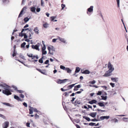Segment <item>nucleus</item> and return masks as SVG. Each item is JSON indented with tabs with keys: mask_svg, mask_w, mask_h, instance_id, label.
<instances>
[{
	"mask_svg": "<svg viewBox=\"0 0 128 128\" xmlns=\"http://www.w3.org/2000/svg\"><path fill=\"white\" fill-rule=\"evenodd\" d=\"M48 26L49 24L46 23H44L43 24V26L44 27L46 28L48 27Z\"/></svg>",
	"mask_w": 128,
	"mask_h": 128,
	"instance_id": "obj_19",
	"label": "nucleus"
},
{
	"mask_svg": "<svg viewBox=\"0 0 128 128\" xmlns=\"http://www.w3.org/2000/svg\"><path fill=\"white\" fill-rule=\"evenodd\" d=\"M14 99L18 101H21V100L19 97L15 95H14Z\"/></svg>",
	"mask_w": 128,
	"mask_h": 128,
	"instance_id": "obj_16",
	"label": "nucleus"
},
{
	"mask_svg": "<svg viewBox=\"0 0 128 128\" xmlns=\"http://www.w3.org/2000/svg\"><path fill=\"white\" fill-rule=\"evenodd\" d=\"M90 73L89 71L88 70H86L82 72V74H89Z\"/></svg>",
	"mask_w": 128,
	"mask_h": 128,
	"instance_id": "obj_17",
	"label": "nucleus"
},
{
	"mask_svg": "<svg viewBox=\"0 0 128 128\" xmlns=\"http://www.w3.org/2000/svg\"><path fill=\"white\" fill-rule=\"evenodd\" d=\"M9 124V122H4L3 126V128H7Z\"/></svg>",
	"mask_w": 128,
	"mask_h": 128,
	"instance_id": "obj_4",
	"label": "nucleus"
},
{
	"mask_svg": "<svg viewBox=\"0 0 128 128\" xmlns=\"http://www.w3.org/2000/svg\"><path fill=\"white\" fill-rule=\"evenodd\" d=\"M83 118L85 119L86 120L88 121H90V119L88 117H86L85 116H84Z\"/></svg>",
	"mask_w": 128,
	"mask_h": 128,
	"instance_id": "obj_26",
	"label": "nucleus"
},
{
	"mask_svg": "<svg viewBox=\"0 0 128 128\" xmlns=\"http://www.w3.org/2000/svg\"><path fill=\"white\" fill-rule=\"evenodd\" d=\"M117 4L118 7L119 8L120 7V0H116Z\"/></svg>",
	"mask_w": 128,
	"mask_h": 128,
	"instance_id": "obj_34",
	"label": "nucleus"
},
{
	"mask_svg": "<svg viewBox=\"0 0 128 128\" xmlns=\"http://www.w3.org/2000/svg\"><path fill=\"white\" fill-rule=\"evenodd\" d=\"M2 104L4 105H6V106H8L12 107H13V105L10 104L9 103H6V102H2Z\"/></svg>",
	"mask_w": 128,
	"mask_h": 128,
	"instance_id": "obj_15",
	"label": "nucleus"
},
{
	"mask_svg": "<svg viewBox=\"0 0 128 128\" xmlns=\"http://www.w3.org/2000/svg\"><path fill=\"white\" fill-rule=\"evenodd\" d=\"M101 87L103 88H104L105 89V90H107V87L106 86H101Z\"/></svg>",
	"mask_w": 128,
	"mask_h": 128,
	"instance_id": "obj_47",
	"label": "nucleus"
},
{
	"mask_svg": "<svg viewBox=\"0 0 128 128\" xmlns=\"http://www.w3.org/2000/svg\"><path fill=\"white\" fill-rule=\"evenodd\" d=\"M65 70L67 71L68 73H70L71 72V70L69 68H66Z\"/></svg>",
	"mask_w": 128,
	"mask_h": 128,
	"instance_id": "obj_23",
	"label": "nucleus"
},
{
	"mask_svg": "<svg viewBox=\"0 0 128 128\" xmlns=\"http://www.w3.org/2000/svg\"><path fill=\"white\" fill-rule=\"evenodd\" d=\"M76 86L77 88H78L81 87V85H78L77 86Z\"/></svg>",
	"mask_w": 128,
	"mask_h": 128,
	"instance_id": "obj_54",
	"label": "nucleus"
},
{
	"mask_svg": "<svg viewBox=\"0 0 128 128\" xmlns=\"http://www.w3.org/2000/svg\"><path fill=\"white\" fill-rule=\"evenodd\" d=\"M110 117L109 116H101L100 117V119L101 120H103L104 119H108Z\"/></svg>",
	"mask_w": 128,
	"mask_h": 128,
	"instance_id": "obj_9",
	"label": "nucleus"
},
{
	"mask_svg": "<svg viewBox=\"0 0 128 128\" xmlns=\"http://www.w3.org/2000/svg\"><path fill=\"white\" fill-rule=\"evenodd\" d=\"M67 79H65L63 80H61L59 79L57 81V83L58 84H61L65 82L64 81L67 80Z\"/></svg>",
	"mask_w": 128,
	"mask_h": 128,
	"instance_id": "obj_6",
	"label": "nucleus"
},
{
	"mask_svg": "<svg viewBox=\"0 0 128 128\" xmlns=\"http://www.w3.org/2000/svg\"><path fill=\"white\" fill-rule=\"evenodd\" d=\"M95 124V123L91 122L89 124V125L90 126H94Z\"/></svg>",
	"mask_w": 128,
	"mask_h": 128,
	"instance_id": "obj_51",
	"label": "nucleus"
},
{
	"mask_svg": "<svg viewBox=\"0 0 128 128\" xmlns=\"http://www.w3.org/2000/svg\"><path fill=\"white\" fill-rule=\"evenodd\" d=\"M113 70H111L110 69H109L108 70V71H108L111 74Z\"/></svg>",
	"mask_w": 128,
	"mask_h": 128,
	"instance_id": "obj_48",
	"label": "nucleus"
},
{
	"mask_svg": "<svg viewBox=\"0 0 128 128\" xmlns=\"http://www.w3.org/2000/svg\"><path fill=\"white\" fill-rule=\"evenodd\" d=\"M20 97L22 98H24V96L22 94H20Z\"/></svg>",
	"mask_w": 128,
	"mask_h": 128,
	"instance_id": "obj_52",
	"label": "nucleus"
},
{
	"mask_svg": "<svg viewBox=\"0 0 128 128\" xmlns=\"http://www.w3.org/2000/svg\"><path fill=\"white\" fill-rule=\"evenodd\" d=\"M26 0H22V4H24Z\"/></svg>",
	"mask_w": 128,
	"mask_h": 128,
	"instance_id": "obj_56",
	"label": "nucleus"
},
{
	"mask_svg": "<svg viewBox=\"0 0 128 128\" xmlns=\"http://www.w3.org/2000/svg\"><path fill=\"white\" fill-rule=\"evenodd\" d=\"M44 46L42 48V50H45L46 48V46L45 44H44Z\"/></svg>",
	"mask_w": 128,
	"mask_h": 128,
	"instance_id": "obj_37",
	"label": "nucleus"
},
{
	"mask_svg": "<svg viewBox=\"0 0 128 128\" xmlns=\"http://www.w3.org/2000/svg\"><path fill=\"white\" fill-rule=\"evenodd\" d=\"M56 17L54 16H52L50 18L51 19V20L54 21V19L56 18Z\"/></svg>",
	"mask_w": 128,
	"mask_h": 128,
	"instance_id": "obj_31",
	"label": "nucleus"
},
{
	"mask_svg": "<svg viewBox=\"0 0 128 128\" xmlns=\"http://www.w3.org/2000/svg\"><path fill=\"white\" fill-rule=\"evenodd\" d=\"M0 117L4 119L5 118V117L2 114H0Z\"/></svg>",
	"mask_w": 128,
	"mask_h": 128,
	"instance_id": "obj_53",
	"label": "nucleus"
},
{
	"mask_svg": "<svg viewBox=\"0 0 128 128\" xmlns=\"http://www.w3.org/2000/svg\"><path fill=\"white\" fill-rule=\"evenodd\" d=\"M98 120H96V119H94L91 120V121L93 122L97 121H98Z\"/></svg>",
	"mask_w": 128,
	"mask_h": 128,
	"instance_id": "obj_59",
	"label": "nucleus"
},
{
	"mask_svg": "<svg viewBox=\"0 0 128 128\" xmlns=\"http://www.w3.org/2000/svg\"><path fill=\"white\" fill-rule=\"evenodd\" d=\"M28 56L30 57H33V54H27Z\"/></svg>",
	"mask_w": 128,
	"mask_h": 128,
	"instance_id": "obj_42",
	"label": "nucleus"
},
{
	"mask_svg": "<svg viewBox=\"0 0 128 128\" xmlns=\"http://www.w3.org/2000/svg\"><path fill=\"white\" fill-rule=\"evenodd\" d=\"M23 105L26 107H27V104L25 102H24L23 103Z\"/></svg>",
	"mask_w": 128,
	"mask_h": 128,
	"instance_id": "obj_55",
	"label": "nucleus"
},
{
	"mask_svg": "<svg viewBox=\"0 0 128 128\" xmlns=\"http://www.w3.org/2000/svg\"><path fill=\"white\" fill-rule=\"evenodd\" d=\"M26 44V43L25 42H24L21 44V46L22 48L24 47V46Z\"/></svg>",
	"mask_w": 128,
	"mask_h": 128,
	"instance_id": "obj_33",
	"label": "nucleus"
},
{
	"mask_svg": "<svg viewBox=\"0 0 128 128\" xmlns=\"http://www.w3.org/2000/svg\"><path fill=\"white\" fill-rule=\"evenodd\" d=\"M32 48L33 49H35L38 50H39V46L37 45H32Z\"/></svg>",
	"mask_w": 128,
	"mask_h": 128,
	"instance_id": "obj_11",
	"label": "nucleus"
},
{
	"mask_svg": "<svg viewBox=\"0 0 128 128\" xmlns=\"http://www.w3.org/2000/svg\"><path fill=\"white\" fill-rule=\"evenodd\" d=\"M33 110L35 112H38V111L37 110L36 108H33Z\"/></svg>",
	"mask_w": 128,
	"mask_h": 128,
	"instance_id": "obj_50",
	"label": "nucleus"
},
{
	"mask_svg": "<svg viewBox=\"0 0 128 128\" xmlns=\"http://www.w3.org/2000/svg\"><path fill=\"white\" fill-rule=\"evenodd\" d=\"M33 108L30 107V108L29 109L30 111L29 114H31L33 113Z\"/></svg>",
	"mask_w": 128,
	"mask_h": 128,
	"instance_id": "obj_20",
	"label": "nucleus"
},
{
	"mask_svg": "<svg viewBox=\"0 0 128 128\" xmlns=\"http://www.w3.org/2000/svg\"><path fill=\"white\" fill-rule=\"evenodd\" d=\"M110 84L112 88L114 87L115 86V84L114 83H110Z\"/></svg>",
	"mask_w": 128,
	"mask_h": 128,
	"instance_id": "obj_36",
	"label": "nucleus"
},
{
	"mask_svg": "<svg viewBox=\"0 0 128 128\" xmlns=\"http://www.w3.org/2000/svg\"><path fill=\"white\" fill-rule=\"evenodd\" d=\"M111 75V74L108 71H106L103 76L104 77H108L110 76Z\"/></svg>",
	"mask_w": 128,
	"mask_h": 128,
	"instance_id": "obj_7",
	"label": "nucleus"
},
{
	"mask_svg": "<svg viewBox=\"0 0 128 128\" xmlns=\"http://www.w3.org/2000/svg\"><path fill=\"white\" fill-rule=\"evenodd\" d=\"M0 86L2 87L4 89L2 90V93L3 94L7 96L12 94L10 86L5 84H0Z\"/></svg>",
	"mask_w": 128,
	"mask_h": 128,
	"instance_id": "obj_1",
	"label": "nucleus"
},
{
	"mask_svg": "<svg viewBox=\"0 0 128 128\" xmlns=\"http://www.w3.org/2000/svg\"><path fill=\"white\" fill-rule=\"evenodd\" d=\"M24 35V34H23L22 33H20L19 34V36H23Z\"/></svg>",
	"mask_w": 128,
	"mask_h": 128,
	"instance_id": "obj_43",
	"label": "nucleus"
},
{
	"mask_svg": "<svg viewBox=\"0 0 128 128\" xmlns=\"http://www.w3.org/2000/svg\"><path fill=\"white\" fill-rule=\"evenodd\" d=\"M42 55L46 54H47V51L45 50H42Z\"/></svg>",
	"mask_w": 128,
	"mask_h": 128,
	"instance_id": "obj_30",
	"label": "nucleus"
},
{
	"mask_svg": "<svg viewBox=\"0 0 128 128\" xmlns=\"http://www.w3.org/2000/svg\"><path fill=\"white\" fill-rule=\"evenodd\" d=\"M98 104L101 107H104L105 106V105L102 102H98Z\"/></svg>",
	"mask_w": 128,
	"mask_h": 128,
	"instance_id": "obj_22",
	"label": "nucleus"
},
{
	"mask_svg": "<svg viewBox=\"0 0 128 128\" xmlns=\"http://www.w3.org/2000/svg\"><path fill=\"white\" fill-rule=\"evenodd\" d=\"M94 7L92 6H91L88 9V11L90 12H92Z\"/></svg>",
	"mask_w": 128,
	"mask_h": 128,
	"instance_id": "obj_10",
	"label": "nucleus"
},
{
	"mask_svg": "<svg viewBox=\"0 0 128 128\" xmlns=\"http://www.w3.org/2000/svg\"><path fill=\"white\" fill-rule=\"evenodd\" d=\"M76 84H71V85H69L68 86V90L71 89Z\"/></svg>",
	"mask_w": 128,
	"mask_h": 128,
	"instance_id": "obj_18",
	"label": "nucleus"
},
{
	"mask_svg": "<svg viewBox=\"0 0 128 128\" xmlns=\"http://www.w3.org/2000/svg\"><path fill=\"white\" fill-rule=\"evenodd\" d=\"M96 112H91L90 113L89 115L93 118H94L96 117Z\"/></svg>",
	"mask_w": 128,
	"mask_h": 128,
	"instance_id": "obj_13",
	"label": "nucleus"
},
{
	"mask_svg": "<svg viewBox=\"0 0 128 128\" xmlns=\"http://www.w3.org/2000/svg\"><path fill=\"white\" fill-rule=\"evenodd\" d=\"M74 90H78V88H77L75 86H74Z\"/></svg>",
	"mask_w": 128,
	"mask_h": 128,
	"instance_id": "obj_63",
	"label": "nucleus"
},
{
	"mask_svg": "<svg viewBox=\"0 0 128 128\" xmlns=\"http://www.w3.org/2000/svg\"><path fill=\"white\" fill-rule=\"evenodd\" d=\"M29 20V18H28L27 17L24 18V21L26 22H28Z\"/></svg>",
	"mask_w": 128,
	"mask_h": 128,
	"instance_id": "obj_27",
	"label": "nucleus"
},
{
	"mask_svg": "<svg viewBox=\"0 0 128 128\" xmlns=\"http://www.w3.org/2000/svg\"><path fill=\"white\" fill-rule=\"evenodd\" d=\"M17 91L19 93H22L24 92L22 90H17Z\"/></svg>",
	"mask_w": 128,
	"mask_h": 128,
	"instance_id": "obj_35",
	"label": "nucleus"
},
{
	"mask_svg": "<svg viewBox=\"0 0 128 128\" xmlns=\"http://www.w3.org/2000/svg\"><path fill=\"white\" fill-rule=\"evenodd\" d=\"M101 97L102 98V100H106L107 97L106 96H101Z\"/></svg>",
	"mask_w": 128,
	"mask_h": 128,
	"instance_id": "obj_24",
	"label": "nucleus"
},
{
	"mask_svg": "<svg viewBox=\"0 0 128 128\" xmlns=\"http://www.w3.org/2000/svg\"><path fill=\"white\" fill-rule=\"evenodd\" d=\"M65 5L64 4H62V10L64 8V7H65Z\"/></svg>",
	"mask_w": 128,
	"mask_h": 128,
	"instance_id": "obj_57",
	"label": "nucleus"
},
{
	"mask_svg": "<svg viewBox=\"0 0 128 128\" xmlns=\"http://www.w3.org/2000/svg\"><path fill=\"white\" fill-rule=\"evenodd\" d=\"M96 81L94 80H93L92 81H90L89 82V83L90 84H95L96 83Z\"/></svg>",
	"mask_w": 128,
	"mask_h": 128,
	"instance_id": "obj_28",
	"label": "nucleus"
},
{
	"mask_svg": "<svg viewBox=\"0 0 128 128\" xmlns=\"http://www.w3.org/2000/svg\"><path fill=\"white\" fill-rule=\"evenodd\" d=\"M58 39V38H57V39H56V38L53 39L52 40V42H56V40Z\"/></svg>",
	"mask_w": 128,
	"mask_h": 128,
	"instance_id": "obj_45",
	"label": "nucleus"
},
{
	"mask_svg": "<svg viewBox=\"0 0 128 128\" xmlns=\"http://www.w3.org/2000/svg\"><path fill=\"white\" fill-rule=\"evenodd\" d=\"M20 56L21 58H22V59L24 60H25L24 57V56H22L21 54H20Z\"/></svg>",
	"mask_w": 128,
	"mask_h": 128,
	"instance_id": "obj_38",
	"label": "nucleus"
},
{
	"mask_svg": "<svg viewBox=\"0 0 128 128\" xmlns=\"http://www.w3.org/2000/svg\"><path fill=\"white\" fill-rule=\"evenodd\" d=\"M61 90L62 91H63V92H65V91H66V90H68L64 89L62 88H61Z\"/></svg>",
	"mask_w": 128,
	"mask_h": 128,
	"instance_id": "obj_61",
	"label": "nucleus"
},
{
	"mask_svg": "<svg viewBox=\"0 0 128 128\" xmlns=\"http://www.w3.org/2000/svg\"><path fill=\"white\" fill-rule=\"evenodd\" d=\"M49 62V60H46V61L44 63V64H49L48 63Z\"/></svg>",
	"mask_w": 128,
	"mask_h": 128,
	"instance_id": "obj_39",
	"label": "nucleus"
},
{
	"mask_svg": "<svg viewBox=\"0 0 128 128\" xmlns=\"http://www.w3.org/2000/svg\"><path fill=\"white\" fill-rule=\"evenodd\" d=\"M39 62L41 63H42L43 62V60L42 59H40L39 60Z\"/></svg>",
	"mask_w": 128,
	"mask_h": 128,
	"instance_id": "obj_46",
	"label": "nucleus"
},
{
	"mask_svg": "<svg viewBox=\"0 0 128 128\" xmlns=\"http://www.w3.org/2000/svg\"><path fill=\"white\" fill-rule=\"evenodd\" d=\"M40 72L44 74H45V71L44 70H42Z\"/></svg>",
	"mask_w": 128,
	"mask_h": 128,
	"instance_id": "obj_44",
	"label": "nucleus"
},
{
	"mask_svg": "<svg viewBox=\"0 0 128 128\" xmlns=\"http://www.w3.org/2000/svg\"><path fill=\"white\" fill-rule=\"evenodd\" d=\"M102 92L101 91H98L97 93V95H100L102 94Z\"/></svg>",
	"mask_w": 128,
	"mask_h": 128,
	"instance_id": "obj_49",
	"label": "nucleus"
},
{
	"mask_svg": "<svg viewBox=\"0 0 128 128\" xmlns=\"http://www.w3.org/2000/svg\"><path fill=\"white\" fill-rule=\"evenodd\" d=\"M60 68L61 69L64 70H65L66 68L65 66L62 65L60 66Z\"/></svg>",
	"mask_w": 128,
	"mask_h": 128,
	"instance_id": "obj_29",
	"label": "nucleus"
},
{
	"mask_svg": "<svg viewBox=\"0 0 128 128\" xmlns=\"http://www.w3.org/2000/svg\"><path fill=\"white\" fill-rule=\"evenodd\" d=\"M30 123L28 122L26 124V126L27 127H30Z\"/></svg>",
	"mask_w": 128,
	"mask_h": 128,
	"instance_id": "obj_62",
	"label": "nucleus"
},
{
	"mask_svg": "<svg viewBox=\"0 0 128 128\" xmlns=\"http://www.w3.org/2000/svg\"><path fill=\"white\" fill-rule=\"evenodd\" d=\"M111 78L112 80L114 82H117L118 81V78L112 77Z\"/></svg>",
	"mask_w": 128,
	"mask_h": 128,
	"instance_id": "obj_8",
	"label": "nucleus"
},
{
	"mask_svg": "<svg viewBox=\"0 0 128 128\" xmlns=\"http://www.w3.org/2000/svg\"><path fill=\"white\" fill-rule=\"evenodd\" d=\"M48 54L52 55H53L54 52L55 51V49L52 46H48Z\"/></svg>",
	"mask_w": 128,
	"mask_h": 128,
	"instance_id": "obj_2",
	"label": "nucleus"
},
{
	"mask_svg": "<svg viewBox=\"0 0 128 128\" xmlns=\"http://www.w3.org/2000/svg\"><path fill=\"white\" fill-rule=\"evenodd\" d=\"M24 38H26L28 37L25 34H24Z\"/></svg>",
	"mask_w": 128,
	"mask_h": 128,
	"instance_id": "obj_58",
	"label": "nucleus"
},
{
	"mask_svg": "<svg viewBox=\"0 0 128 128\" xmlns=\"http://www.w3.org/2000/svg\"><path fill=\"white\" fill-rule=\"evenodd\" d=\"M108 66L109 69H110L113 70H114V68H113L110 62H108Z\"/></svg>",
	"mask_w": 128,
	"mask_h": 128,
	"instance_id": "obj_5",
	"label": "nucleus"
},
{
	"mask_svg": "<svg viewBox=\"0 0 128 128\" xmlns=\"http://www.w3.org/2000/svg\"><path fill=\"white\" fill-rule=\"evenodd\" d=\"M112 120H114L115 122H118V120L116 118H114Z\"/></svg>",
	"mask_w": 128,
	"mask_h": 128,
	"instance_id": "obj_40",
	"label": "nucleus"
},
{
	"mask_svg": "<svg viewBox=\"0 0 128 128\" xmlns=\"http://www.w3.org/2000/svg\"><path fill=\"white\" fill-rule=\"evenodd\" d=\"M40 8H38L36 9V11L37 12H39L40 11Z\"/></svg>",
	"mask_w": 128,
	"mask_h": 128,
	"instance_id": "obj_60",
	"label": "nucleus"
},
{
	"mask_svg": "<svg viewBox=\"0 0 128 128\" xmlns=\"http://www.w3.org/2000/svg\"><path fill=\"white\" fill-rule=\"evenodd\" d=\"M97 101L95 100H93L92 101H89L88 103L91 104H96Z\"/></svg>",
	"mask_w": 128,
	"mask_h": 128,
	"instance_id": "obj_14",
	"label": "nucleus"
},
{
	"mask_svg": "<svg viewBox=\"0 0 128 128\" xmlns=\"http://www.w3.org/2000/svg\"><path fill=\"white\" fill-rule=\"evenodd\" d=\"M23 12V10H21L19 15L18 17H20L22 16V15Z\"/></svg>",
	"mask_w": 128,
	"mask_h": 128,
	"instance_id": "obj_32",
	"label": "nucleus"
},
{
	"mask_svg": "<svg viewBox=\"0 0 128 128\" xmlns=\"http://www.w3.org/2000/svg\"><path fill=\"white\" fill-rule=\"evenodd\" d=\"M58 38L59 40L62 42L64 44H67V43L64 38H61L59 36L58 37Z\"/></svg>",
	"mask_w": 128,
	"mask_h": 128,
	"instance_id": "obj_3",
	"label": "nucleus"
},
{
	"mask_svg": "<svg viewBox=\"0 0 128 128\" xmlns=\"http://www.w3.org/2000/svg\"><path fill=\"white\" fill-rule=\"evenodd\" d=\"M80 68L79 67H77L76 68L75 72H78L80 71Z\"/></svg>",
	"mask_w": 128,
	"mask_h": 128,
	"instance_id": "obj_25",
	"label": "nucleus"
},
{
	"mask_svg": "<svg viewBox=\"0 0 128 128\" xmlns=\"http://www.w3.org/2000/svg\"><path fill=\"white\" fill-rule=\"evenodd\" d=\"M35 116L36 118H38L39 117V116L37 114H36L35 115Z\"/></svg>",
	"mask_w": 128,
	"mask_h": 128,
	"instance_id": "obj_64",
	"label": "nucleus"
},
{
	"mask_svg": "<svg viewBox=\"0 0 128 128\" xmlns=\"http://www.w3.org/2000/svg\"><path fill=\"white\" fill-rule=\"evenodd\" d=\"M34 30L36 34H38L39 33V30H38V27H36L34 28Z\"/></svg>",
	"mask_w": 128,
	"mask_h": 128,
	"instance_id": "obj_12",
	"label": "nucleus"
},
{
	"mask_svg": "<svg viewBox=\"0 0 128 128\" xmlns=\"http://www.w3.org/2000/svg\"><path fill=\"white\" fill-rule=\"evenodd\" d=\"M16 52H15V50H14V53L12 55V56H13L14 57V56H16Z\"/></svg>",
	"mask_w": 128,
	"mask_h": 128,
	"instance_id": "obj_41",
	"label": "nucleus"
},
{
	"mask_svg": "<svg viewBox=\"0 0 128 128\" xmlns=\"http://www.w3.org/2000/svg\"><path fill=\"white\" fill-rule=\"evenodd\" d=\"M36 8L34 7H32L30 8L31 11L33 12H35Z\"/></svg>",
	"mask_w": 128,
	"mask_h": 128,
	"instance_id": "obj_21",
	"label": "nucleus"
}]
</instances>
